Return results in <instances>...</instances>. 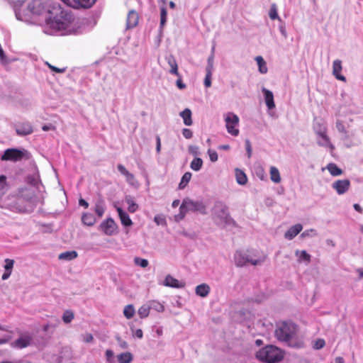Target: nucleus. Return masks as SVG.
I'll list each match as a JSON object with an SVG mask.
<instances>
[{
  "mask_svg": "<svg viewBox=\"0 0 363 363\" xmlns=\"http://www.w3.org/2000/svg\"><path fill=\"white\" fill-rule=\"evenodd\" d=\"M52 14L47 23L50 28L63 31L65 34L78 35L85 29L84 20L75 18L71 11L62 9L60 6L52 8Z\"/></svg>",
  "mask_w": 363,
  "mask_h": 363,
  "instance_id": "obj_1",
  "label": "nucleus"
},
{
  "mask_svg": "<svg viewBox=\"0 0 363 363\" xmlns=\"http://www.w3.org/2000/svg\"><path fill=\"white\" fill-rule=\"evenodd\" d=\"M23 1L18 0L14 3L13 10L18 20L28 22L31 17H39L46 23L50 20L53 13L52 9L45 6L43 0H32L27 6L23 7Z\"/></svg>",
  "mask_w": 363,
  "mask_h": 363,
  "instance_id": "obj_2",
  "label": "nucleus"
},
{
  "mask_svg": "<svg viewBox=\"0 0 363 363\" xmlns=\"http://www.w3.org/2000/svg\"><path fill=\"white\" fill-rule=\"evenodd\" d=\"M212 219L215 224L221 228L235 226L236 223L231 218L228 206L223 202H216L212 210Z\"/></svg>",
  "mask_w": 363,
  "mask_h": 363,
  "instance_id": "obj_3",
  "label": "nucleus"
},
{
  "mask_svg": "<svg viewBox=\"0 0 363 363\" xmlns=\"http://www.w3.org/2000/svg\"><path fill=\"white\" fill-rule=\"evenodd\" d=\"M296 333V325L293 323L282 322L275 330V336L281 342L287 343L290 347H295L292 340Z\"/></svg>",
  "mask_w": 363,
  "mask_h": 363,
  "instance_id": "obj_4",
  "label": "nucleus"
},
{
  "mask_svg": "<svg viewBox=\"0 0 363 363\" xmlns=\"http://www.w3.org/2000/svg\"><path fill=\"white\" fill-rule=\"evenodd\" d=\"M256 357L263 362L276 363L281 361L284 355L277 347L270 345L259 350L256 353Z\"/></svg>",
  "mask_w": 363,
  "mask_h": 363,
  "instance_id": "obj_5",
  "label": "nucleus"
},
{
  "mask_svg": "<svg viewBox=\"0 0 363 363\" xmlns=\"http://www.w3.org/2000/svg\"><path fill=\"white\" fill-rule=\"evenodd\" d=\"M30 153L25 149L9 148L6 150L1 157L3 161H11L13 162L21 161L23 159L28 160Z\"/></svg>",
  "mask_w": 363,
  "mask_h": 363,
  "instance_id": "obj_6",
  "label": "nucleus"
},
{
  "mask_svg": "<svg viewBox=\"0 0 363 363\" xmlns=\"http://www.w3.org/2000/svg\"><path fill=\"white\" fill-rule=\"evenodd\" d=\"M264 258L254 259L251 255L242 251H237L235 254V262L238 267H243L247 264L258 265L264 262Z\"/></svg>",
  "mask_w": 363,
  "mask_h": 363,
  "instance_id": "obj_7",
  "label": "nucleus"
},
{
  "mask_svg": "<svg viewBox=\"0 0 363 363\" xmlns=\"http://www.w3.org/2000/svg\"><path fill=\"white\" fill-rule=\"evenodd\" d=\"M182 213L186 210L187 211L200 212L206 214V206L201 201H194L190 199H184L180 206Z\"/></svg>",
  "mask_w": 363,
  "mask_h": 363,
  "instance_id": "obj_8",
  "label": "nucleus"
},
{
  "mask_svg": "<svg viewBox=\"0 0 363 363\" xmlns=\"http://www.w3.org/2000/svg\"><path fill=\"white\" fill-rule=\"evenodd\" d=\"M239 117L232 113L229 112L226 114L225 118V127L228 133L233 136H237L239 134V130L236 128V126L239 124Z\"/></svg>",
  "mask_w": 363,
  "mask_h": 363,
  "instance_id": "obj_9",
  "label": "nucleus"
},
{
  "mask_svg": "<svg viewBox=\"0 0 363 363\" xmlns=\"http://www.w3.org/2000/svg\"><path fill=\"white\" fill-rule=\"evenodd\" d=\"M99 227L101 231L109 236L116 234L118 229V225L112 218L104 220Z\"/></svg>",
  "mask_w": 363,
  "mask_h": 363,
  "instance_id": "obj_10",
  "label": "nucleus"
},
{
  "mask_svg": "<svg viewBox=\"0 0 363 363\" xmlns=\"http://www.w3.org/2000/svg\"><path fill=\"white\" fill-rule=\"evenodd\" d=\"M32 342L33 337L29 335H25L19 337L15 341L12 342L11 345L14 348L23 349L30 345Z\"/></svg>",
  "mask_w": 363,
  "mask_h": 363,
  "instance_id": "obj_11",
  "label": "nucleus"
},
{
  "mask_svg": "<svg viewBox=\"0 0 363 363\" xmlns=\"http://www.w3.org/2000/svg\"><path fill=\"white\" fill-rule=\"evenodd\" d=\"M350 186V181L349 179H340L332 184V187L337 191L339 195L347 192Z\"/></svg>",
  "mask_w": 363,
  "mask_h": 363,
  "instance_id": "obj_12",
  "label": "nucleus"
},
{
  "mask_svg": "<svg viewBox=\"0 0 363 363\" xmlns=\"http://www.w3.org/2000/svg\"><path fill=\"white\" fill-rule=\"evenodd\" d=\"M16 134L19 136H25L33 132V127L29 122H23L16 124L15 126Z\"/></svg>",
  "mask_w": 363,
  "mask_h": 363,
  "instance_id": "obj_13",
  "label": "nucleus"
},
{
  "mask_svg": "<svg viewBox=\"0 0 363 363\" xmlns=\"http://www.w3.org/2000/svg\"><path fill=\"white\" fill-rule=\"evenodd\" d=\"M117 169L121 174L125 177L126 182L129 185L132 186H138V183L135 179V176L132 173L129 172L123 164H118Z\"/></svg>",
  "mask_w": 363,
  "mask_h": 363,
  "instance_id": "obj_14",
  "label": "nucleus"
},
{
  "mask_svg": "<svg viewBox=\"0 0 363 363\" xmlns=\"http://www.w3.org/2000/svg\"><path fill=\"white\" fill-rule=\"evenodd\" d=\"M138 14L135 10H130L127 16L126 28L130 29L135 27L138 23Z\"/></svg>",
  "mask_w": 363,
  "mask_h": 363,
  "instance_id": "obj_15",
  "label": "nucleus"
},
{
  "mask_svg": "<svg viewBox=\"0 0 363 363\" xmlns=\"http://www.w3.org/2000/svg\"><path fill=\"white\" fill-rule=\"evenodd\" d=\"M262 91L264 94L265 104L268 109L274 108L275 107V104L272 91L265 87L262 88Z\"/></svg>",
  "mask_w": 363,
  "mask_h": 363,
  "instance_id": "obj_16",
  "label": "nucleus"
},
{
  "mask_svg": "<svg viewBox=\"0 0 363 363\" xmlns=\"http://www.w3.org/2000/svg\"><path fill=\"white\" fill-rule=\"evenodd\" d=\"M341 70L342 62L340 60H335L333 63V74L336 79L342 82H346L345 77L340 74Z\"/></svg>",
  "mask_w": 363,
  "mask_h": 363,
  "instance_id": "obj_17",
  "label": "nucleus"
},
{
  "mask_svg": "<svg viewBox=\"0 0 363 363\" xmlns=\"http://www.w3.org/2000/svg\"><path fill=\"white\" fill-rule=\"evenodd\" d=\"M164 285L166 286L175 288V289H181L184 287V284L181 283L177 280V279L174 278L171 275L168 274L166 276L164 281Z\"/></svg>",
  "mask_w": 363,
  "mask_h": 363,
  "instance_id": "obj_18",
  "label": "nucleus"
},
{
  "mask_svg": "<svg viewBox=\"0 0 363 363\" xmlns=\"http://www.w3.org/2000/svg\"><path fill=\"white\" fill-rule=\"evenodd\" d=\"M116 211L123 225L130 227L133 225V222L129 215L125 211H124L121 207H117Z\"/></svg>",
  "mask_w": 363,
  "mask_h": 363,
  "instance_id": "obj_19",
  "label": "nucleus"
},
{
  "mask_svg": "<svg viewBox=\"0 0 363 363\" xmlns=\"http://www.w3.org/2000/svg\"><path fill=\"white\" fill-rule=\"evenodd\" d=\"M317 143L321 147H328L331 150L334 149L333 145L330 143V138L327 135V132L317 135Z\"/></svg>",
  "mask_w": 363,
  "mask_h": 363,
  "instance_id": "obj_20",
  "label": "nucleus"
},
{
  "mask_svg": "<svg viewBox=\"0 0 363 363\" xmlns=\"http://www.w3.org/2000/svg\"><path fill=\"white\" fill-rule=\"evenodd\" d=\"M313 128L317 135L327 132V126L323 119L315 118Z\"/></svg>",
  "mask_w": 363,
  "mask_h": 363,
  "instance_id": "obj_21",
  "label": "nucleus"
},
{
  "mask_svg": "<svg viewBox=\"0 0 363 363\" xmlns=\"http://www.w3.org/2000/svg\"><path fill=\"white\" fill-rule=\"evenodd\" d=\"M303 227L301 224H296L291 226L284 234L286 239L292 240L295 238L302 230Z\"/></svg>",
  "mask_w": 363,
  "mask_h": 363,
  "instance_id": "obj_22",
  "label": "nucleus"
},
{
  "mask_svg": "<svg viewBox=\"0 0 363 363\" xmlns=\"http://www.w3.org/2000/svg\"><path fill=\"white\" fill-rule=\"evenodd\" d=\"M166 60L168 65L171 67L169 69V73L172 74H175L176 76H179V73L178 72V65L175 57L172 55H170L166 57Z\"/></svg>",
  "mask_w": 363,
  "mask_h": 363,
  "instance_id": "obj_23",
  "label": "nucleus"
},
{
  "mask_svg": "<svg viewBox=\"0 0 363 363\" xmlns=\"http://www.w3.org/2000/svg\"><path fill=\"white\" fill-rule=\"evenodd\" d=\"M196 294L201 297H206L210 293V287L206 284H201L196 287Z\"/></svg>",
  "mask_w": 363,
  "mask_h": 363,
  "instance_id": "obj_24",
  "label": "nucleus"
},
{
  "mask_svg": "<svg viewBox=\"0 0 363 363\" xmlns=\"http://www.w3.org/2000/svg\"><path fill=\"white\" fill-rule=\"evenodd\" d=\"M76 4H74V9H89L91 8L96 1V0H75Z\"/></svg>",
  "mask_w": 363,
  "mask_h": 363,
  "instance_id": "obj_25",
  "label": "nucleus"
},
{
  "mask_svg": "<svg viewBox=\"0 0 363 363\" xmlns=\"http://www.w3.org/2000/svg\"><path fill=\"white\" fill-rule=\"evenodd\" d=\"M106 206L104 199H99L95 203L94 211L99 217H101L105 211Z\"/></svg>",
  "mask_w": 363,
  "mask_h": 363,
  "instance_id": "obj_26",
  "label": "nucleus"
},
{
  "mask_svg": "<svg viewBox=\"0 0 363 363\" xmlns=\"http://www.w3.org/2000/svg\"><path fill=\"white\" fill-rule=\"evenodd\" d=\"M180 116L183 118L184 123L187 125H191L193 123L191 119V111L189 108H185L180 113Z\"/></svg>",
  "mask_w": 363,
  "mask_h": 363,
  "instance_id": "obj_27",
  "label": "nucleus"
},
{
  "mask_svg": "<svg viewBox=\"0 0 363 363\" xmlns=\"http://www.w3.org/2000/svg\"><path fill=\"white\" fill-rule=\"evenodd\" d=\"M82 223L88 226H92L96 223L94 216L91 213H84L82 216Z\"/></svg>",
  "mask_w": 363,
  "mask_h": 363,
  "instance_id": "obj_28",
  "label": "nucleus"
},
{
  "mask_svg": "<svg viewBox=\"0 0 363 363\" xmlns=\"http://www.w3.org/2000/svg\"><path fill=\"white\" fill-rule=\"evenodd\" d=\"M39 177L40 176L38 173L29 174L26 177V182L30 185L38 188L39 184L40 183Z\"/></svg>",
  "mask_w": 363,
  "mask_h": 363,
  "instance_id": "obj_29",
  "label": "nucleus"
},
{
  "mask_svg": "<svg viewBox=\"0 0 363 363\" xmlns=\"http://www.w3.org/2000/svg\"><path fill=\"white\" fill-rule=\"evenodd\" d=\"M78 256L76 251H67L59 255L58 259L62 260H72Z\"/></svg>",
  "mask_w": 363,
  "mask_h": 363,
  "instance_id": "obj_30",
  "label": "nucleus"
},
{
  "mask_svg": "<svg viewBox=\"0 0 363 363\" xmlns=\"http://www.w3.org/2000/svg\"><path fill=\"white\" fill-rule=\"evenodd\" d=\"M125 202L128 204V211L130 213H135L138 209V205L135 202L134 199L131 196H125Z\"/></svg>",
  "mask_w": 363,
  "mask_h": 363,
  "instance_id": "obj_31",
  "label": "nucleus"
},
{
  "mask_svg": "<svg viewBox=\"0 0 363 363\" xmlns=\"http://www.w3.org/2000/svg\"><path fill=\"white\" fill-rule=\"evenodd\" d=\"M235 177L237 182L240 185H245L247 182V178L245 172L239 169H235Z\"/></svg>",
  "mask_w": 363,
  "mask_h": 363,
  "instance_id": "obj_32",
  "label": "nucleus"
},
{
  "mask_svg": "<svg viewBox=\"0 0 363 363\" xmlns=\"http://www.w3.org/2000/svg\"><path fill=\"white\" fill-rule=\"evenodd\" d=\"M255 60L258 65L259 72L261 74H266L268 71L267 63L262 56H257Z\"/></svg>",
  "mask_w": 363,
  "mask_h": 363,
  "instance_id": "obj_33",
  "label": "nucleus"
},
{
  "mask_svg": "<svg viewBox=\"0 0 363 363\" xmlns=\"http://www.w3.org/2000/svg\"><path fill=\"white\" fill-rule=\"evenodd\" d=\"M117 358L119 363H130L133 357L130 352H126L118 354Z\"/></svg>",
  "mask_w": 363,
  "mask_h": 363,
  "instance_id": "obj_34",
  "label": "nucleus"
},
{
  "mask_svg": "<svg viewBox=\"0 0 363 363\" xmlns=\"http://www.w3.org/2000/svg\"><path fill=\"white\" fill-rule=\"evenodd\" d=\"M270 179L274 183H279L281 182V177L278 169L275 167L270 168Z\"/></svg>",
  "mask_w": 363,
  "mask_h": 363,
  "instance_id": "obj_35",
  "label": "nucleus"
},
{
  "mask_svg": "<svg viewBox=\"0 0 363 363\" xmlns=\"http://www.w3.org/2000/svg\"><path fill=\"white\" fill-rule=\"evenodd\" d=\"M327 169L332 176H339L342 174V170L334 163H330Z\"/></svg>",
  "mask_w": 363,
  "mask_h": 363,
  "instance_id": "obj_36",
  "label": "nucleus"
},
{
  "mask_svg": "<svg viewBox=\"0 0 363 363\" xmlns=\"http://www.w3.org/2000/svg\"><path fill=\"white\" fill-rule=\"evenodd\" d=\"M191 173L187 172L182 176L180 183L179 184V189H184L189 182L191 178Z\"/></svg>",
  "mask_w": 363,
  "mask_h": 363,
  "instance_id": "obj_37",
  "label": "nucleus"
},
{
  "mask_svg": "<svg viewBox=\"0 0 363 363\" xmlns=\"http://www.w3.org/2000/svg\"><path fill=\"white\" fill-rule=\"evenodd\" d=\"M203 165V160L200 157H196L191 162L190 167L194 171H199Z\"/></svg>",
  "mask_w": 363,
  "mask_h": 363,
  "instance_id": "obj_38",
  "label": "nucleus"
},
{
  "mask_svg": "<svg viewBox=\"0 0 363 363\" xmlns=\"http://www.w3.org/2000/svg\"><path fill=\"white\" fill-rule=\"evenodd\" d=\"M150 310L152 309L157 312H162L164 311V306L157 301H150L147 303Z\"/></svg>",
  "mask_w": 363,
  "mask_h": 363,
  "instance_id": "obj_39",
  "label": "nucleus"
},
{
  "mask_svg": "<svg viewBox=\"0 0 363 363\" xmlns=\"http://www.w3.org/2000/svg\"><path fill=\"white\" fill-rule=\"evenodd\" d=\"M269 16L272 20L278 19L279 21H281V18H279L277 12V7L275 4H272L271 5L269 11Z\"/></svg>",
  "mask_w": 363,
  "mask_h": 363,
  "instance_id": "obj_40",
  "label": "nucleus"
},
{
  "mask_svg": "<svg viewBox=\"0 0 363 363\" xmlns=\"http://www.w3.org/2000/svg\"><path fill=\"white\" fill-rule=\"evenodd\" d=\"M123 314L126 318H131L135 314V308L133 305H128L124 308Z\"/></svg>",
  "mask_w": 363,
  "mask_h": 363,
  "instance_id": "obj_41",
  "label": "nucleus"
},
{
  "mask_svg": "<svg viewBox=\"0 0 363 363\" xmlns=\"http://www.w3.org/2000/svg\"><path fill=\"white\" fill-rule=\"evenodd\" d=\"M74 313L72 311L67 310L65 311L62 315V320L65 323H69L74 319Z\"/></svg>",
  "mask_w": 363,
  "mask_h": 363,
  "instance_id": "obj_42",
  "label": "nucleus"
},
{
  "mask_svg": "<svg viewBox=\"0 0 363 363\" xmlns=\"http://www.w3.org/2000/svg\"><path fill=\"white\" fill-rule=\"evenodd\" d=\"M167 9L164 6H162L160 9V29H162L163 28V26H164V24L167 22Z\"/></svg>",
  "mask_w": 363,
  "mask_h": 363,
  "instance_id": "obj_43",
  "label": "nucleus"
},
{
  "mask_svg": "<svg viewBox=\"0 0 363 363\" xmlns=\"http://www.w3.org/2000/svg\"><path fill=\"white\" fill-rule=\"evenodd\" d=\"M138 313L139 316L141 318H144L147 317L148 315H149V313H150V308H149L148 305L142 306L138 309Z\"/></svg>",
  "mask_w": 363,
  "mask_h": 363,
  "instance_id": "obj_44",
  "label": "nucleus"
},
{
  "mask_svg": "<svg viewBox=\"0 0 363 363\" xmlns=\"http://www.w3.org/2000/svg\"><path fill=\"white\" fill-rule=\"evenodd\" d=\"M60 324V320L56 318L54 322H50L43 325V330L44 332H48L50 328H55Z\"/></svg>",
  "mask_w": 363,
  "mask_h": 363,
  "instance_id": "obj_45",
  "label": "nucleus"
},
{
  "mask_svg": "<svg viewBox=\"0 0 363 363\" xmlns=\"http://www.w3.org/2000/svg\"><path fill=\"white\" fill-rule=\"evenodd\" d=\"M154 221L157 225L164 226L167 225L166 218L162 214H157L154 218Z\"/></svg>",
  "mask_w": 363,
  "mask_h": 363,
  "instance_id": "obj_46",
  "label": "nucleus"
},
{
  "mask_svg": "<svg viewBox=\"0 0 363 363\" xmlns=\"http://www.w3.org/2000/svg\"><path fill=\"white\" fill-rule=\"evenodd\" d=\"M6 189V177L4 175H0V194H4Z\"/></svg>",
  "mask_w": 363,
  "mask_h": 363,
  "instance_id": "obj_47",
  "label": "nucleus"
},
{
  "mask_svg": "<svg viewBox=\"0 0 363 363\" xmlns=\"http://www.w3.org/2000/svg\"><path fill=\"white\" fill-rule=\"evenodd\" d=\"M134 262L136 265H138L143 268H145L148 266V260L140 257H135Z\"/></svg>",
  "mask_w": 363,
  "mask_h": 363,
  "instance_id": "obj_48",
  "label": "nucleus"
},
{
  "mask_svg": "<svg viewBox=\"0 0 363 363\" xmlns=\"http://www.w3.org/2000/svg\"><path fill=\"white\" fill-rule=\"evenodd\" d=\"M4 262H5V265H4L5 270L12 272V269H13V264H14V260L7 258L5 259Z\"/></svg>",
  "mask_w": 363,
  "mask_h": 363,
  "instance_id": "obj_49",
  "label": "nucleus"
},
{
  "mask_svg": "<svg viewBox=\"0 0 363 363\" xmlns=\"http://www.w3.org/2000/svg\"><path fill=\"white\" fill-rule=\"evenodd\" d=\"M189 152L194 156L200 155L199 148L196 145H189L188 147Z\"/></svg>",
  "mask_w": 363,
  "mask_h": 363,
  "instance_id": "obj_50",
  "label": "nucleus"
},
{
  "mask_svg": "<svg viewBox=\"0 0 363 363\" xmlns=\"http://www.w3.org/2000/svg\"><path fill=\"white\" fill-rule=\"evenodd\" d=\"M245 150L247 152V157L250 158V157L252 155V150L251 143L249 139L245 140Z\"/></svg>",
  "mask_w": 363,
  "mask_h": 363,
  "instance_id": "obj_51",
  "label": "nucleus"
},
{
  "mask_svg": "<svg viewBox=\"0 0 363 363\" xmlns=\"http://www.w3.org/2000/svg\"><path fill=\"white\" fill-rule=\"evenodd\" d=\"M336 128L337 129V130L340 133H345V134L347 133L346 128H345L342 121H341L340 120H337L336 121Z\"/></svg>",
  "mask_w": 363,
  "mask_h": 363,
  "instance_id": "obj_52",
  "label": "nucleus"
},
{
  "mask_svg": "<svg viewBox=\"0 0 363 363\" xmlns=\"http://www.w3.org/2000/svg\"><path fill=\"white\" fill-rule=\"evenodd\" d=\"M299 259L309 262L311 260V255L308 254L306 251L302 250L300 253Z\"/></svg>",
  "mask_w": 363,
  "mask_h": 363,
  "instance_id": "obj_53",
  "label": "nucleus"
},
{
  "mask_svg": "<svg viewBox=\"0 0 363 363\" xmlns=\"http://www.w3.org/2000/svg\"><path fill=\"white\" fill-rule=\"evenodd\" d=\"M208 154L209 155L210 160L213 162H215L218 160V154L215 150H208Z\"/></svg>",
  "mask_w": 363,
  "mask_h": 363,
  "instance_id": "obj_54",
  "label": "nucleus"
},
{
  "mask_svg": "<svg viewBox=\"0 0 363 363\" xmlns=\"http://www.w3.org/2000/svg\"><path fill=\"white\" fill-rule=\"evenodd\" d=\"M46 65L48 66V67L51 70H52V71H54V72H55L57 73H64L66 71V68L65 67H64V68H58L57 67H55V66L50 65L48 62H46Z\"/></svg>",
  "mask_w": 363,
  "mask_h": 363,
  "instance_id": "obj_55",
  "label": "nucleus"
},
{
  "mask_svg": "<svg viewBox=\"0 0 363 363\" xmlns=\"http://www.w3.org/2000/svg\"><path fill=\"white\" fill-rule=\"evenodd\" d=\"M279 30L281 34L283 35V37L286 39L287 38V33H286L285 24L282 22L281 20L280 24L279 26Z\"/></svg>",
  "mask_w": 363,
  "mask_h": 363,
  "instance_id": "obj_56",
  "label": "nucleus"
},
{
  "mask_svg": "<svg viewBox=\"0 0 363 363\" xmlns=\"http://www.w3.org/2000/svg\"><path fill=\"white\" fill-rule=\"evenodd\" d=\"M325 345V340L323 339H318L315 341L313 347L316 350L323 348Z\"/></svg>",
  "mask_w": 363,
  "mask_h": 363,
  "instance_id": "obj_57",
  "label": "nucleus"
},
{
  "mask_svg": "<svg viewBox=\"0 0 363 363\" xmlns=\"http://www.w3.org/2000/svg\"><path fill=\"white\" fill-rule=\"evenodd\" d=\"M182 134H183L184 137L186 139H190L193 136L192 131L189 128H184L182 130Z\"/></svg>",
  "mask_w": 363,
  "mask_h": 363,
  "instance_id": "obj_58",
  "label": "nucleus"
},
{
  "mask_svg": "<svg viewBox=\"0 0 363 363\" xmlns=\"http://www.w3.org/2000/svg\"><path fill=\"white\" fill-rule=\"evenodd\" d=\"M211 74H206L204 79V86L206 87H210L211 86Z\"/></svg>",
  "mask_w": 363,
  "mask_h": 363,
  "instance_id": "obj_59",
  "label": "nucleus"
},
{
  "mask_svg": "<svg viewBox=\"0 0 363 363\" xmlns=\"http://www.w3.org/2000/svg\"><path fill=\"white\" fill-rule=\"evenodd\" d=\"M179 79L176 82V84L179 89H184L186 88V84L182 82L181 76H178Z\"/></svg>",
  "mask_w": 363,
  "mask_h": 363,
  "instance_id": "obj_60",
  "label": "nucleus"
},
{
  "mask_svg": "<svg viewBox=\"0 0 363 363\" xmlns=\"http://www.w3.org/2000/svg\"><path fill=\"white\" fill-rule=\"evenodd\" d=\"M94 340V337L90 333H86L84 335V338H83V340L85 342H92Z\"/></svg>",
  "mask_w": 363,
  "mask_h": 363,
  "instance_id": "obj_61",
  "label": "nucleus"
},
{
  "mask_svg": "<svg viewBox=\"0 0 363 363\" xmlns=\"http://www.w3.org/2000/svg\"><path fill=\"white\" fill-rule=\"evenodd\" d=\"M0 60L4 64H6L8 62L7 60L6 59L5 53L3 50V49L1 48V47H0Z\"/></svg>",
  "mask_w": 363,
  "mask_h": 363,
  "instance_id": "obj_62",
  "label": "nucleus"
},
{
  "mask_svg": "<svg viewBox=\"0 0 363 363\" xmlns=\"http://www.w3.org/2000/svg\"><path fill=\"white\" fill-rule=\"evenodd\" d=\"M114 353L111 350H107L106 351V357L108 362H110L111 359L113 357Z\"/></svg>",
  "mask_w": 363,
  "mask_h": 363,
  "instance_id": "obj_63",
  "label": "nucleus"
},
{
  "mask_svg": "<svg viewBox=\"0 0 363 363\" xmlns=\"http://www.w3.org/2000/svg\"><path fill=\"white\" fill-rule=\"evenodd\" d=\"M213 70V65L207 63V66L206 67V74H211L212 75Z\"/></svg>",
  "mask_w": 363,
  "mask_h": 363,
  "instance_id": "obj_64",
  "label": "nucleus"
}]
</instances>
